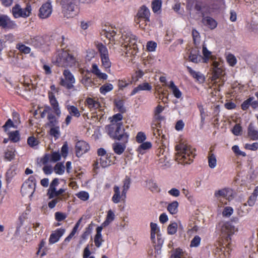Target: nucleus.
Returning a JSON list of instances; mask_svg holds the SVG:
<instances>
[{"label": "nucleus", "instance_id": "obj_8", "mask_svg": "<svg viewBox=\"0 0 258 258\" xmlns=\"http://www.w3.org/2000/svg\"><path fill=\"white\" fill-rule=\"evenodd\" d=\"M76 58L68 50H62L56 56L55 63L60 67H72L77 63Z\"/></svg>", "mask_w": 258, "mask_h": 258}, {"label": "nucleus", "instance_id": "obj_54", "mask_svg": "<svg viewBox=\"0 0 258 258\" xmlns=\"http://www.w3.org/2000/svg\"><path fill=\"white\" fill-rule=\"evenodd\" d=\"M115 105L117 109V111L121 113H123L125 112V108L124 107V103L122 100H119L115 102Z\"/></svg>", "mask_w": 258, "mask_h": 258}, {"label": "nucleus", "instance_id": "obj_57", "mask_svg": "<svg viewBox=\"0 0 258 258\" xmlns=\"http://www.w3.org/2000/svg\"><path fill=\"white\" fill-rule=\"evenodd\" d=\"M123 116L121 113H116L112 116L111 120H110L111 123H118L121 122V120L122 119Z\"/></svg>", "mask_w": 258, "mask_h": 258}, {"label": "nucleus", "instance_id": "obj_20", "mask_svg": "<svg viewBox=\"0 0 258 258\" xmlns=\"http://www.w3.org/2000/svg\"><path fill=\"white\" fill-rule=\"evenodd\" d=\"M85 105L90 111L95 110L100 107V104L97 100L91 97H88L85 101Z\"/></svg>", "mask_w": 258, "mask_h": 258}, {"label": "nucleus", "instance_id": "obj_40", "mask_svg": "<svg viewBox=\"0 0 258 258\" xmlns=\"http://www.w3.org/2000/svg\"><path fill=\"white\" fill-rule=\"evenodd\" d=\"M53 170L55 173L58 175H62L64 173L65 171V167L63 165V163L58 162L57 163L53 168Z\"/></svg>", "mask_w": 258, "mask_h": 258}, {"label": "nucleus", "instance_id": "obj_2", "mask_svg": "<svg viewBox=\"0 0 258 258\" xmlns=\"http://www.w3.org/2000/svg\"><path fill=\"white\" fill-rule=\"evenodd\" d=\"M175 150V160L181 164H190L196 156L195 149L184 143H180L176 145Z\"/></svg>", "mask_w": 258, "mask_h": 258}, {"label": "nucleus", "instance_id": "obj_29", "mask_svg": "<svg viewBox=\"0 0 258 258\" xmlns=\"http://www.w3.org/2000/svg\"><path fill=\"white\" fill-rule=\"evenodd\" d=\"M169 88L172 91V93L176 98H180L182 96V93L175 85L173 81H170L168 85Z\"/></svg>", "mask_w": 258, "mask_h": 258}, {"label": "nucleus", "instance_id": "obj_5", "mask_svg": "<svg viewBox=\"0 0 258 258\" xmlns=\"http://www.w3.org/2000/svg\"><path fill=\"white\" fill-rule=\"evenodd\" d=\"M120 39V42L121 43V45L125 48L126 53L132 55H136L138 52L137 44L138 38L136 36L131 32H127L122 34Z\"/></svg>", "mask_w": 258, "mask_h": 258}, {"label": "nucleus", "instance_id": "obj_13", "mask_svg": "<svg viewBox=\"0 0 258 258\" xmlns=\"http://www.w3.org/2000/svg\"><path fill=\"white\" fill-rule=\"evenodd\" d=\"M17 25L7 15L0 14V28L5 30H10L17 28Z\"/></svg>", "mask_w": 258, "mask_h": 258}, {"label": "nucleus", "instance_id": "obj_39", "mask_svg": "<svg viewBox=\"0 0 258 258\" xmlns=\"http://www.w3.org/2000/svg\"><path fill=\"white\" fill-rule=\"evenodd\" d=\"M178 205V202L173 201L168 205L167 210L172 215L175 214L177 213Z\"/></svg>", "mask_w": 258, "mask_h": 258}, {"label": "nucleus", "instance_id": "obj_35", "mask_svg": "<svg viewBox=\"0 0 258 258\" xmlns=\"http://www.w3.org/2000/svg\"><path fill=\"white\" fill-rule=\"evenodd\" d=\"M208 159L209 167L211 168H215L217 165V159L216 155L212 153V150L209 152Z\"/></svg>", "mask_w": 258, "mask_h": 258}, {"label": "nucleus", "instance_id": "obj_34", "mask_svg": "<svg viewBox=\"0 0 258 258\" xmlns=\"http://www.w3.org/2000/svg\"><path fill=\"white\" fill-rule=\"evenodd\" d=\"M15 152L16 151L15 149L13 148L8 149L5 152V160L8 161H11L12 160H13L15 158L16 156Z\"/></svg>", "mask_w": 258, "mask_h": 258}, {"label": "nucleus", "instance_id": "obj_63", "mask_svg": "<svg viewBox=\"0 0 258 258\" xmlns=\"http://www.w3.org/2000/svg\"><path fill=\"white\" fill-rule=\"evenodd\" d=\"M257 196L258 194H257L254 190H253V193L249 197L248 200L247 201V203L249 206H252L254 205Z\"/></svg>", "mask_w": 258, "mask_h": 258}, {"label": "nucleus", "instance_id": "obj_31", "mask_svg": "<svg viewBox=\"0 0 258 258\" xmlns=\"http://www.w3.org/2000/svg\"><path fill=\"white\" fill-rule=\"evenodd\" d=\"M115 218V215L111 210H109L107 212V214L105 221L101 224L100 226L103 228L107 226L111 222H112Z\"/></svg>", "mask_w": 258, "mask_h": 258}, {"label": "nucleus", "instance_id": "obj_26", "mask_svg": "<svg viewBox=\"0 0 258 258\" xmlns=\"http://www.w3.org/2000/svg\"><path fill=\"white\" fill-rule=\"evenodd\" d=\"M25 43L33 46L36 48L41 47L43 44V39L38 36L30 38L27 41L25 42Z\"/></svg>", "mask_w": 258, "mask_h": 258}, {"label": "nucleus", "instance_id": "obj_37", "mask_svg": "<svg viewBox=\"0 0 258 258\" xmlns=\"http://www.w3.org/2000/svg\"><path fill=\"white\" fill-rule=\"evenodd\" d=\"M65 191L66 189L64 188H59L58 190H56V189L54 191L49 193L47 196L49 199L59 197L60 196H61V195H64L65 197H67L68 198L69 196H66V194H63Z\"/></svg>", "mask_w": 258, "mask_h": 258}, {"label": "nucleus", "instance_id": "obj_12", "mask_svg": "<svg viewBox=\"0 0 258 258\" xmlns=\"http://www.w3.org/2000/svg\"><path fill=\"white\" fill-rule=\"evenodd\" d=\"M31 6L27 4L25 8H22L20 5L16 4L12 9V13L15 18H27L31 13Z\"/></svg>", "mask_w": 258, "mask_h": 258}, {"label": "nucleus", "instance_id": "obj_38", "mask_svg": "<svg viewBox=\"0 0 258 258\" xmlns=\"http://www.w3.org/2000/svg\"><path fill=\"white\" fill-rule=\"evenodd\" d=\"M141 144L137 149V152L141 154L144 153L145 150H148L152 147V144L150 142H143Z\"/></svg>", "mask_w": 258, "mask_h": 258}, {"label": "nucleus", "instance_id": "obj_6", "mask_svg": "<svg viewBox=\"0 0 258 258\" xmlns=\"http://www.w3.org/2000/svg\"><path fill=\"white\" fill-rule=\"evenodd\" d=\"M62 7V12L65 17L73 18L77 16L80 11L77 0H56Z\"/></svg>", "mask_w": 258, "mask_h": 258}, {"label": "nucleus", "instance_id": "obj_4", "mask_svg": "<svg viewBox=\"0 0 258 258\" xmlns=\"http://www.w3.org/2000/svg\"><path fill=\"white\" fill-rule=\"evenodd\" d=\"M235 227L230 222L220 221L216 226V231L218 232L222 239L229 245L231 236L235 232Z\"/></svg>", "mask_w": 258, "mask_h": 258}, {"label": "nucleus", "instance_id": "obj_23", "mask_svg": "<svg viewBox=\"0 0 258 258\" xmlns=\"http://www.w3.org/2000/svg\"><path fill=\"white\" fill-rule=\"evenodd\" d=\"M247 136L252 141L258 140V131L252 123H250L247 128Z\"/></svg>", "mask_w": 258, "mask_h": 258}, {"label": "nucleus", "instance_id": "obj_45", "mask_svg": "<svg viewBox=\"0 0 258 258\" xmlns=\"http://www.w3.org/2000/svg\"><path fill=\"white\" fill-rule=\"evenodd\" d=\"M131 183V178L126 176L123 181L122 194L123 196L126 195L127 191L130 187Z\"/></svg>", "mask_w": 258, "mask_h": 258}, {"label": "nucleus", "instance_id": "obj_16", "mask_svg": "<svg viewBox=\"0 0 258 258\" xmlns=\"http://www.w3.org/2000/svg\"><path fill=\"white\" fill-rule=\"evenodd\" d=\"M214 196L218 199L222 198L226 200L230 201L233 198V191L229 188H224L216 190Z\"/></svg>", "mask_w": 258, "mask_h": 258}, {"label": "nucleus", "instance_id": "obj_50", "mask_svg": "<svg viewBox=\"0 0 258 258\" xmlns=\"http://www.w3.org/2000/svg\"><path fill=\"white\" fill-rule=\"evenodd\" d=\"M2 127L4 132H7L11 127L17 128V126L15 125L14 122L11 119L9 118L7 120Z\"/></svg>", "mask_w": 258, "mask_h": 258}, {"label": "nucleus", "instance_id": "obj_56", "mask_svg": "<svg viewBox=\"0 0 258 258\" xmlns=\"http://www.w3.org/2000/svg\"><path fill=\"white\" fill-rule=\"evenodd\" d=\"M39 143V141L34 136L29 137L27 139V144L31 147H34Z\"/></svg>", "mask_w": 258, "mask_h": 258}, {"label": "nucleus", "instance_id": "obj_46", "mask_svg": "<svg viewBox=\"0 0 258 258\" xmlns=\"http://www.w3.org/2000/svg\"><path fill=\"white\" fill-rule=\"evenodd\" d=\"M59 183L58 178H54L50 184L49 187L47 190V195H49V193L52 192V191H54Z\"/></svg>", "mask_w": 258, "mask_h": 258}, {"label": "nucleus", "instance_id": "obj_44", "mask_svg": "<svg viewBox=\"0 0 258 258\" xmlns=\"http://www.w3.org/2000/svg\"><path fill=\"white\" fill-rule=\"evenodd\" d=\"M164 242V239L160 233H157V238L156 239V243H154V246L155 249H160Z\"/></svg>", "mask_w": 258, "mask_h": 258}, {"label": "nucleus", "instance_id": "obj_49", "mask_svg": "<svg viewBox=\"0 0 258 258\" xmlns=\"http://www.w3.org/2000/svg\"><path fill=\"white\" fill-rule=\"evenodd\" d=\"M226 59L227 63L231 67L235 66L237 61L236 57L232 53H229Z\"/></svg>", "mask_w": 258, "mask_h": 258}, {"label": "nucleus", "instance_id": "obj_9", "mask_svg": "<svg viewBox=\"0 0 258 258\" xmlns=\"http://www.w3.org/2000/svg\"><path fill=\"white\" fill-rule=\"evenodd\" d=\"M150 12L149 9L143 5L140 8L136 15L135 16L134 21L139 27L142 29H145L148 23L150 22Z\"/></svg>", "mask_w": 258, "mask_h": 258}, {"label": "nucleus", "instance_id": "obj_28", "mask_svg": "<svg viewBox=\"0 0 258 258\" xmlns=\"http://www.w3.org/2000/svg\"><path fill=\"white\" fill-rule=\"evenodd\" d=\"M151 227V239L153 243H156V235L160 233V229L156 223L151 222L150 223Z\"/></svg>", "mask_w": 258, "mask_h": 258}, {"label": "nucleus", "instance_id": "obj_25", "mask_svg": "<svg viewBox=\"0 0 258 258\" xmlns=\"http://www.w3.org/2000/svg\"><path fill=\"white\" fill-rule=\"evenodd\" d=\"M186 69L189 75L197 81L202 83L204 82L205 77L200 72L193 70L192 68L189 66H186Z\"/></svg>", "mask_w": 258, "mask_h": 258}, {"label": "nucleus", "instance_id": "obj_11", "mask_svg": "<svg viewBox=\"0 0 258 258\" xmlns=\"http://www.w3.org/2000/svg\"><path fill=\"white\" fill-rule=\"evenodd\" d=\"M62 75L63 78L60 79L59 85L68 90L74 89L76 80L73 74L66 69L63 71Z\"/></svg>", "mask_w": 258, "mask_h": 258}, {"label": "nucleus", "instance_id": "obj_59", "mask_svg": "<svg viewBox=\"0 0 258 258\" xmlns=\"http://www.w3.org/2000/svg\"><path fill=\"white\" fill-rule=\"evenodd\" d=\"M82 83L86 87H91L93 85V82L89 76L85 75L82 80Z\"/></svg>", "mask_w": 258, "mask_h": 258}, {"label": "nucleus", "instance_id": "obj_61", "mask_svg": "<svg viewBox=\"0 0 258 258\" xmlns=\"http://www.w3.org/2000/svg\"><path fill=\"white\" fill-rule=\"evenodd\" d=\"M146 138L145 134L144 132H140L138 133L136 140L137 143H142L146 140Z\"/></svg>", "mask_w": 258, "mask_h": 258}, {"label": "nucleus", "instance_id": "obj_33", "mask_svg": "<svg viewBox=\"0 0 258 258\" xmlns=\"http://www.w3.org/2000/svg\"><path fill=\"white\" fill-rule=\"evenodd\" d=\"M96 48L99 53L100 57L109 55L108 50L106 46L102 43H98L96 45Z\"/></svg>", "mask_w": 258, "mask_h": 258}, {"label": "nucleus", "instance_id": "obj_1", "mask_svg": "<svg viewBox=\"0 0 258 258\" xmlns=\"http://www.w3.org/2000/svg\"><path fill=\"white\" fill-rule=\"evenodd\" d=\"M48 97L50 105L53 109V113H50L47 115L48 122L46 123V125L50 127L49 134L55 139H58L60 135L59 118L61 115V111L54 94L51 92H49Z\"/></svg>", "mask_w": 258, "mask_h": 258}, {"label": "nucleus", "instance_id": "obj_64", "mask_svg": "<svg viewBox=\"0 0 258 258\" xmlns=\"http://www.w3.org/2000/svg\"><path fill=\"white\" fill-rule=\"evenodd\" d=\"M54 216L55 219L58 222H61L67 217L66 214L60 212H56L54 214Z\"/></svg>", "mask_w": 258, "mask_h": 258}, {"label": "nucleus", "instance_id": "obj_21", "mask_svg": "<svg viewBox=\"0 0 258 258\" xmlns=\"http://www.w3.org/2000/svg\"><path fill=\"white\" fill-rule=\"evenodd\" d=\"M110 158V154H107L105 156H102L100 157L99 159H97V161L95 164L97 165L98 163H99L102 167L105 168L111 164V160Z\"/></svg>", "mask_w": 258, "mask_h": 258}, {"label": "nucleus", "instance_id": "obj_55", "mask_svg": "<svg viewBox=\"0 0 258 258\" xmlns=\"http://www.w3.org/2000/svg\"><path fill=\"white\" fill-rule=\"evenodd\" d=\"M201 238L199 235H196L191 240L190 243V247H197L201 243Z\"/></svg>", "mask_w": 258, "mask_h": 258}, {"label": "nucleus", "instance_id": "obj_58", "mask_svg": "<svg viewBox=\"0 0 258 258\" xmlns=\"http://www.w3.org/2000/svg\"><path fill=\"white\" fill-rule=\"evenodd\" d=\"M192 36L194 44L195 45L199 44L200 40V35L199 32L195 29H193L192 30Z\"/></svg>", "mask_w": 258, "mask_h": 258}, {"label": "nucleus", "instance_id": "obj_51", "mask_svg": "<svg viewBox=\"0 0 258 258\" xmlns=\"http://www.w3.org/2000/svg\"><path fill=\"white\" fill-rule=\"evenodd\" d=\"M177 224L176 222L170 223L167 227V233L169 235L175 234L177 231Z\"/></svg>", "mask_w": 258, "mask_h": 258}, {"label": "nucleus", "instance_id": "obj_27", "mask_svg": "<svg viewBox=\"0 0 258 258\" xmlns=\"http://www.w3.org/2000/svg\"><path fill=\"white\" fill-rule=\"evenodd\" d=\"M102 35H104L106 38L109 40V43L115 44V41H117L118 35H116V32L114 30L103 31Z\"/></svg>", "mask_w": 258, "mask_h": 258}, {"label": "nucleus", "instance_id": "obj_48", "mask_svg": "<svg viewBox=\"0 0 258 258\" xmlns=\"http://www.w3.org/2000/svg\"><path fill=\"white\" fill-rule=\"evenodd\" d=\"M102 66L105 69H109L111 66V62L110 60L109 55L100 57Z\"/></svg>", "mask_w": 258, "mask_h": 258}, {"label": "nucleus", "instance_id": "obj_30", "mask_svg": "<svg viewBox=\"0 0 258 258\" xmlns=\"http://www.w3.org/2000/svg\"><path fill=\"white\" fill-rule=\"evenodd\" d=\"M66 108L70 115L77 118H79L81 116V112L76 106L68 105Z\"/></svg>", "mask_w": 258, "mask_h": 258}, {"label": "nucleus", "instance_id": "obj_15", "mask_svg": "<svg viewBox=\"0 0 258 258\" xmlns=\"http://www.w3.org/2000/svg\"><path fill=\"white\" fill-rule=\"evenodd\" d=\"M52 11V7L51 3L46 2L43 4L40 8L38 16L40 19H46L50 17Z\"/></svg>", "mask_w": 258, "mask_h": 258}, {"label": "nucleus", "instance_id": "obj_60", "mask_svg": "<svg viewBox=\"0 0 258 258\" xmlns=\"http://www.w3.org/2000/svg\"><path fill=\"white\" fill-rule=\"evenodd\" d=\"M50 157L51 162H56L60 160L61 155L58 151L53 152L51 155H50Z\"/></svg>", "mask_w": 258, "mask_h": 258}, {"label": "nucleus", "instance_id": "obj_62", "mask_svg": "<svg viewBox=\"0 0 258 258\" xmlns=\"http://www.w3.org/2000/svg\"><path fill=\"white\" fill-rule=\"evenodd\" d=\"M253 99V97H251L245 100L241 105V109L244 111L246 110L250 105L251 102Z\"/></svg>", "mask_w": 258, "mask_h": 258}, {"label": "nucleus", "instance_id": "obj_7", "mask_svg": "<svg viewBox=\"0 0 258 258\" xmlns=\"http://www.w3.org/2000/svg\"><path fill=\"white\" fill-rule=\"evenodd\" d=\"M206 6H203L201 5V3L198 2L195 4V10L198 13H200L202 17V24L207 27L211 30H214L215 29L218 25L217 21L210 16H206V14L210 13L209 9L208 7L206 8Z\"/></svg>", "mask_w": 258, "mask_h": 258}, {"label": "nucleus", "instance_id": "obj_42", "mask_svg": "<svg viewBox=\"0 0 258 258\" xmlns=\"http://www.w3.org/2000/svg\"><path fill=\"white\" fill-rule=\"evenodd\" d=\"M162 2V0H152L151 7L154 13H157L161 10Z\"/></svg>", "mask_w": 258, "mask_h": 258}, {"label": "nucleus", "instance_id": "obj_53", "mask_svg": "<svg viewBox=\"0 0 258 258\" xmlns=\"http://www.w3.org/2000/svg\"><path fill=\"white\" fill-rule=\"evenodd\" d=\"M52 109H53L51 106H50L48 105H44L43 111L40 112L41 118H44L46 114L48 115L50 113H52Z\"/></svg>", "mask_w": 258, "mask_h": 258}, {"label": "nucleus", "instance_id": "obj_3", "mask_svg": "<svg viewBox=\"0 0 258 258\" xmlns=\"http://www.w3.org/2000/svg\"><path fill=\"white\" fill-rule=\"evenodd\" d=\"M106 130L108 136L112 139L128 143L130 134L125 131L122 122L111 123L107 126Z\"/></svg>", "mask_w": 258, "mask_h": 258}, {"label": "nucleus", "instance_id": "obj_24", "mask_svg": "<svg viewBox=\"0 0 258 258\" xmlns=\"http://www.w3.org/2000/svg\"><path fill=\"white\" fill-rule=\"evenodd\" d=\"M102 226H98L96 228V233L94 237V243L95 245L97 247H100L104 240L103 239L101 232L103 229Z\"/></svg>", "mask_w": 258, "mask_h": 258}, {"label": "nucleus", "instance_id": "obj_52", "mask_svg": "<svg viewBox=\"0 0 258 258\" xmlns=\"http://www.w3.org/2000/svg\"><path fill=\"white\" fill-rule=\"evenodd\" d=\"M78 198L83 201H86L89 199V194L86 191H80L76 194Z\"/></svg>", "mask_w": 258, "mask_h": 258}, {"label": "nucleus", "instance_id": "obj_41", "mask_svg": "<svg viewBox=\"0 0 258 258\" xmlns=\"http://www.w3.org/2000/svg\"><path fill=\"white\" fill-rule=\"evenodd\" d=\"M188 57L189 61L197 63L201 61L202 56L199 54L196 51L195 52L192 51L190 52Z\"/></svg>", "mask_w": 258, "mask_h": 258}, {"label": "nucleus", "instance_id": "obj_10", "mask_svg": "<svg viewBox=\"0 0 258 258\" xmlns=\"http://www.w3.org/2000/svg\"><path fill=\"white\" fill-rule=\"evenodd\" d=\"M36 181L34 175H31L23 183L21 188V192L23 196H32L35 190Z\"/></svg>", "mask_w": 258, "mask_h": 258}, {"label": "nucleus", "instance_id": "obj_36", "mask_svg": "<svg viewBox=\"0 0 258 258\" xmlns=\"http://www.w3.org/2000/svg\"><path fill=\"white\" fill-rule=\"evenodd\" d=\"M16 48L21 53L25 54L30 53L31 50L29 47L26 46L24 44L21 42L16 44Z\"/></svg>", "mask_w": 258, "mask_h": 258}, {"label": "nucleus", "instance_id": "obj_14", "mask_svg": "<svg viewBox=\"0 0 258 258\" xmlns=\"http://www.w3.org/2000/svg\"><path fill=\"white\" fill-rule=\"evenodd\" d=\"M90 150V146L86 142L81 140L78 141L75 145L76 155L78 157L82 156Z\"/></svg>", "mask_w": 258, "mask_h": 258}, {"label": "nucleus", "instance_id": "obj_22", "mask_svg": "<svg viewBox=\"0 0 258 258\" xmlns=\"http://www.w3.org/2000/svg\"><path fill=\"white\" fill-rule=\"evenodd\" d=\"M151 89L152 86L150 85L149 83L145 82L135 87L131 92L130 96H134L140 91H151Z\"/></svg>", "mask_w": 258, "mask_h": 258}, {"label": "nucleus", "instance_id": "obj_17", "mask_svg": "<svg viewBox=\"0 0 258 258\" xmlns=\"http://www.w3.org/2000/svg\"><path fill=\"white\" fill-rule=\"evenodd\" d=\"M114 194L111 198V201L114 204H118L121 201H124L126 199V195L123 196L122 191L121 193L120 191L119 187L117 185H114L113 188Z\"/></svg>", "mask_w": 258, "mask_h": 258}, {"label": "nucleus", "instance_id": "obj_18", "mask_svg": "<svg viewBox=\"0 0 258 258\" xmlns=\"http://www.w3.org/2000/svg\"><path fill=\"white\" fill-rule=\"evenodd\" d=\"M66 230L64 228H58L53 231L49 238V244H54L57 242L60 238L64 234Z\"/></svg>", "mask_w": 258, "mask_h": 258}, {"label": "nucleus", "instance_id": "obj_47", "mask_svg": "<svg viewBox=\"0 0 258 258\" xmlns=\"http://www.w3.org/2000/svg\"><path fill=\"white\" fill-rule=\"evenodd\" d=\"M9 137L10 140L14 143L18 142L20 139V134L18 131L10 132L9 133Z\"/></svg>", "mask_w": 258, "mask_h": 258}, {"label": "nucleus", "instance_id": "obj_43", "mask_svg": "<svg viewBox=\"0 0 258 258\" xmlns=\"http://www.w3.org/2000/svg\"><path fill=\"white\" fill-rule=\"evenodd\" d=\"M113 89V85L110 83H106L99 88L101 94L105 95L107 92L111 91Z\"/></svg>", "mask_w": 258, "mask_h": 258}, {"label": "nucleus", "instance_id": "obj_32", "mask_svg": "<svg viewBox=\"0 0 258 258\" xmlns=\"http://www.w3.org/2000/svg\"><path fill=\"white\" fill-rule=\"evenodd\" d=\"M68 199L67 197H65L64 195H61L59 197L54 198L48 202V206L50 209H53L56 206V205L60 201H66Z\"/></svg>", "mask_w": 258, "mask_h": 258}, {"label": "nucleus", "instance_id": "obj_19", "mask_svg": "<svg viewBox=\"0 0 258 258\" xmlns=\"http://www.w3.org/2000/svg\"><path fill=\"white\" fill-rule=\"evenodd\" d=\"M124 141L114 143L112 145V149L114 152L118 155H121L125 151L126 147V144Z\"/></svg>", "mask_w": 258, "mask_h": 258}]
</instances>
